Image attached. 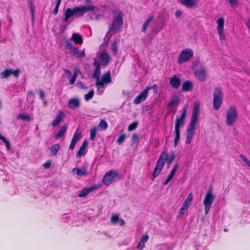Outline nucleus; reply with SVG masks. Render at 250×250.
I'll use <instances>...</instances> for the list:
<instances>
[{"label":"nucleus","mask_w":250,"mask_h":250,"mask_svg":"<svg viewBox=\"0 0 250 250\" xmlns=\"http://www.w3.org/2000/svg\"><path fill=\"white\" fill-rule=\"evenodd\" d=\"M66 46L72 52H73L77 57L81 58L84 56V50L81 51L78 48L75 47L70 42H66Z\"/></svg>","instance_id":"9b49d317"},{"label":"nucleus","mask_w":250,"mask_h":250,"mask_svg":"<svg viewBox=\"0 0 250 250\" xmlns=\"http://www.w3.org/2000/svg\"><path fill=\"white\" fill-rule=\"evenodd\" d=\"M119 42V40H117V39H115L113 42L112 43L111 46V51L113 52V53L116 55L118 53V48H117V44Z\"/></svg>","instance_id":"c85d7f7f"},{"label":"nucleus","mask_w":250,"mask_h":250,"mask_svg":"<svg viewBox=\"0 0 250 250\" xmlns=\"http://www.w3.org/2000/svg\"><path fill=\"white\" fill-rule=\"evenodd\" d=\"M88 146V142L86 140H84L83 141L82 146L79 148L77 154L76 155L77 157H81L82 155H84L85 150L87 148Z\"/></svg>","instance_id":"aec40b11"},{"label":"nucleus","mask_w":250,"mask_h":250,"mask_svg":"<svg viewBox=\"0 0 250 250\" xmlns=\"http://www.w3.org/2000/svg\"><path fill=\"white\" fill-rule=\"evenodd\" d=\"M67 128V126L66 125H62L59 131L58 132L57 134L55 135V138L56 139H60L61 137H62L64 133L66 132Z\"/></svg>","instance_id":"b1692460"},{"label":"nucleus","mask_w":250,"mask_h":250,"mask_svg":"<svg viewBox=\"0 0 250 250\" xmlns=\"http://www.w3.org/2000/svg\"><path fill=\"white\" fill-rule=\"evenodd\" d=\"M199 113V104H196L194 105L190 121L186 130V143L189 144L193 139L195 132V125L198 120Z\"/></svg>","instance_id":"f257e3e1"},{"label":"nucleus","mask_w":250,"mask_h":250,"mask_svg":"<svg viewBox=\"0 0 250 250\" xmlns=\"http://www.w3.org/2000/svg\"><path fill=\"white\" fill-rule=\"evenodd\" d=\"M148 235H147V234H145V235H143L142 236V238H141V241L144 243V244H145L148 240Z\"/></svg>","instance_id":"603ef678"},{"label":"nucleus","mask_w":250,"mask_h":250,"mask_svg":"<svg viewBox=\"0 0 250 250\" xmlns=\"http://www.w3.org/2000/svg\"><path fill=\"white\" fill-rule=\"evenodd\" d=\"M20 69H17L13 70L11 69H6L4 71L0 73V77L1 79H6L11 75H13L15 77L18 78L19 76Z\"/></svg>","instance_id":"9d476101"},{"label":"nucleus","mask_w":250,"mask_h":250,"mask_svg":"<svg viewBox=\"0 0 250 250\" xmlns=\"http://www.w3.org/2000/svg\"><path fill=\"white\" fill-rule=\"evenodd\" d=\"M146 88H148V91L151 89H153L155 90H157V85L156 84H154L153 85H152L151 86H147L146 87Z\"/></svg>","instance_id":"e2e57ef3"},{"label":"nucleus","mask_w":250,"mask_h":250,"mask_svg":"<svg viewBox=\"0 0 250 250\" xmlns=\"http://www.w3.org/2000/svg\"><path fill=\"white\" fill-rule=\"evenodd\" d=\"M94 91L93 89L90 90L86 94L84 95L85 100L87 101L91 99L94 96Z\"/></svg>","instance_id":"e433bc0d"},{"label":"nucleus","mask_w":250,"mask_h":250,"mask_svg":"<svg viewBox=\"0 0 250 250\" xmlns=\"http://www.w3.org/2000/svg\"><path fill=\"white\" fill-rule=\"evenodd\" d=\"M213 107L215 110H217L220 107L223 101V93L219 87H215L213 90Z\"/></svg>","instance_id":"39448f33"},{"label":"nucleus","mask_w":250,"mask_h":250,"mask_svg":"<svg viewBox=\"0 0 250 250\" xmlns=\"http://www.w3.org/2000/svg\"><path fill=\"white\" fill-rule=\"evenodd\" d=\"M75 8L77 12V17H82L85 13L83 6L75 7Z\"/></svg>","instance_id":"2f4dec72"},{"label":"nucleus","mask_w":250,"mask_h":250,"mask_svg":"<svg viewBox=\"0 0 250 250\" xmlns=\"http://www.w3.org/2000/svg\"><path fill=\"white\" fill-rule=\"evenodd\" d=\"M119 219V216L117 214H114L112 215L110 220L112 224H117Z\"/></svg>","instance_id":"79ce46f5"},{"label":"nucleus","mask_w":250,"mask_h":250,"mask_svg":"<svg viewBox=\"0 0 250 250\" xmlns=\"http://www.w3.org/2000/svg\"><path fill=\"white\" fill-rule=\"evenodd\" d=\"M39 96H40V98L43 100L44 99V98L45 97V95L44 94V93L42 91V89H40L39 91Z\"/></svg>","instance_id":"052dcab7"},{"label":"nucleus","mask_w":250,"mask_h":250,"mask_svg":"<svg viewBox=\"0 0 250 250\" xmlns=\"http://www.w3.org/2000/svg\"><path fill=\"white\" fill-rule=\"evenodd\" d=\"M187 199H188V200H189V201H190L191 202L192 199H193V195H192V193H190L187 198H186Z\"/></svg>","instance_id":"774afa93"},{"label":"nucleus","mask_w":250,"mask_h":250,"mask_svg":"<svg viewBox=\"0 0 250 250\" xmlns=\"http://www.w3.org/2000/svg\"><path fill=\"white\" fill-rule=\"evenodd\" d=\"M131 141L133 142H138L139 141V136L137 133H133L131 136Z\"/></svg>","instance_id":"3c124183"},{"label":"nucleus","mask_w":250,"mask_h":250,"mask_svg":"<svg viewBox=\"0 0 250 250\" xmlns=\"http://www.w3.org/2000/svg\"><path fill=\"white\" fill-rule=\"evenodd\" d=\"M51 165V162L50 161H48L46 162L43 165V167L44 168L47 169L50 167Z\"/></svg>","instance_id":"5fc2aeb1"},{"label":"nucleus","mask_w":250,"mask_h":250,"mask_svg":"<svg viewBox=\"0 0 250 250\" xmlns=\"http://www.w3.org/2000/svg\"><path fill=\"white\" fill-rule=\"evenodd\" d=\"M28 3L31 12L33 16L34 14V6L33 5V2L32 0H30L28 1Z\"/></svg>","instance_id":"a18cd8bd"},{"label":"nucleus","mask_w":250,"mask_h":250,"mask_svg":"<svg viewBox=\"0 0 250 250\" xmlns=\"http://www.w3.org/2000/svg\"><path fill=\"white\" fill-rule=\"evenodd\" d=\"M193 89V84L190 81H186L182 84V90L189 91Z\"/></svg>","instance_id":"5701e85b"},{"label":"nucleus","mask_w":250,"mask_h":250,"mask_svg":"<svg viewBox=\"0 0 250 250\" xmlns=\"http://www.w3.org/2000/svg\"><path fill=\"white\" fill-rule=\"evenodd\" d=\"M96 129V127L93 126L90 130V140L91 141H94L95 139Z\"/></svg>","instance_id":"473e14b6"},{"label":"nucleus","mask_w":250,"mask_h":250,"mask_svg":"<svg viewBox=\"0 0 250 250\" xmlns=\"http://www.w3.org/2000/svg\"><path fill=\"white\" fill-rule=\"evenodd\" d=\"M227 1L232 7H236L238 5L237 0H227Z\"/></svg>","instance_id":"8fccbe9b"},{"label":"nucleus","mask_w":250,"mask_h":250,"mask_svg":"<svg viewBox=\"0 0 250 250\" xmlns=\"http://www.w3.org/2000/svg\"><path fill=\"white\" fill-rule=\"evenodd\" d=\"M123 24V16L120 13H116L114 16V19L112 23L108 27V31L106 34V36L109 32H112L116 33L120 31L121 25Z\"/></svg>","instance_id":"20e7f679"},{"label":"nucleus","mask_w":250,"mask_h":250,"mask_svg":"<svg viewBox=\"0 0 250 250\" xmlns=\"http://www.w3.org/2000/svg\"><path fill=\"white\" fill-rule=\"evenodd\" d=\"M148 93V88H145L135 98L134 103L138 104L145 101L147 96Z\"/></svg>","instance_id":"f8f14e48"},{"label":"nucleus","mask_w":250,"mask_h":250,"mask_svg":"<svg viewBox=\"0 0 250 250\" xmlns=\"http://www.w3.org/2000/svg\"><path fill=\"white\" fill-rule=\"evenodd\" d=\"M72 40L76 44H82L83 42L82 36L79 33H74L72 35Z\"/></svg>","instance_id":"6ab92c4d"},{"label":"nucleus","mask_w":250,"mask_h":250,"mask_svg":"<svg viewBox=\"0 0 250 250\" xmlns=\"http://www.w3.org/2000/svg\"><path fill=\"white\" fill-rule=\"evenodd\" d=\"M102 81L106 84L109 83L111 82V77L110 71H108L102 75Z\"/></svg>","instance_id":"a878e982"},{"label":"nucleus","mask_w":250,"mask_h":250,"mask_svg":"<svg viewBox=\"0 0 250 250\" xmlns=\"http://www.w3.org/2000/svg\"><path fill=\"white\" fill-rule=\"evenodd\" d=\"M183 206L182 205L180 210V214H184L185 213V211L187 210L188 208H183Z\"/></svg>","instance_id":"338daca9"},{"label":"nucleus","mask_w":250,"mask_h":250,"mask_svg":"<svg viewBox=\"0 0 250 250\" xmlns=\"http://www.w3.org/2000/svg\"><path fill=\"white\" fill-rule=\"evenodd\" d=\"M0 140H1L3 142V143L5 144L7 149L10 150L11 145H10L9 142L6 139V138L5 137L2 136L0 134Z\"/></svg>","instance_id":"c9c22d12"},{"label":"nucleus","mask_w":250,"mask_h":250,"mask_svg":"<svg viewBox=\"0 0 250 250\" xmlns=\"http://www.w3.org/2000/svg\"><path fill=\"white\" fill-rule=\"evenodd\" d=\"M187 107H184L183 109V112L181 116L180 117L178 115L176 116L175 124V137L174 142V147L177 146L178 143L180 140V127L184 126V121L187 115Z\"/></svg>","instance_id":"7ed1b4c3"},{"label":"nucleus","mask_w":250,"mask_h":250,"mask_svg":"<svg viewBox=\"0 0 250 250\" xmlns=\"http://www.w3.org/2000/svg\"><path fill=\"white\" fill-rule=\"evenodd\" d=\"M145 247V244L143 243L141 240L138 242L137 245V248L140 250H143V249Z\"/></svg>","instance_id":"13d9d810"},{"label":"nucleus","mask_w":250,"mask_h":250,"mask_svg":"<svg viewBox=\"0 0 250 250\" xmlns=\"http://www.w3.org/2000/svg\"><path fill=\"white\" fill-rule=\"evenodd\" d=\"M120 226H123L125 224L124 220L122 218H119L118 223Z\"/></svg>","instance_id":"0e129e2a"},{"label":"nucleus","mask_w":250,"mask_h":250,"mask_svg":"<svg viewBox=\"0 0 250 250\" xmlns=\"http://www.w3.org/2000/svg\"><path fill=\"white\" fill-rule=\"evenodd\" d=\"M60 148L59 144H56L49 148V150L52 156H55L57 154Z\"/></svg>","instance_id":"bb28decb"},{"label":"nucleus","mask_w":250,"mask_h":250,"mask_svg":"<svg viewBox=\"0 0 250 250\" xmlns=\"http://www.w3.org/2000/svg\"><path fill=\"white\" fill-rule=\"evenodd\" d=\"M218 32V34L219 36L220 40L221 42L225 41L226 40V37H225V33H224V31H219V32Z\"/></svg>","instance_id":"37998d69"},{"label":"nucleus","mask_w":250,"mask_h":250,"mask_svg":"<svg viewBox=\"0 0 250 250\" xmlns=\"http://www.w3.org/2000/svg\"><path fill=\"white\" fill-rule=\"evenodd\" d=\"M76 77H77V74L75 73L73 75L72 78L70 79L69 83L71 84H73L75 83V82L76 81Z\"/></svg>","instance_id":"bf43d9fd"},{"label":"nucleus","mask_w":250,"mask_h":250,"mask_svg":"<svg viewBox=\"0 0 250 250\" xmlns=\"http://www.w3.org/2000/svg\"><path fill=\"white\" fill-rule=\"evenodd\" d=\"M61 0H57V2H56V6H55V9H54V10L53 11V13L55 15L57 14L58 12L59 7V6L60 5Z\"/></svg>","instance_id":"09e8293b"},{"label":"nucleus","mask_w":250,"mask_h":250,"mask_svg":"<svg viewBox=\"0 0 250 250\" xmlns=\"http://www.w3.org/2000/svg\"><path fill=\"white\" fill-rule=\"evenodd\" d=\"M73 171L75 172L76 174L78 176H87V168L85 167H83L81 169L74 168Z\"/></svg>","instance_id":"412c9836"},{"label":"nucleus","mask_w":250,"mask_h":250,"mask_svg":"<svg viewBox=\"0 0 250 250\" xmlns=\"http://www.w3.org/2000/svg\"><path fill=\"white\" fill-rule=\"evenodd\" d=\"M191 204V202L188 200V199H186L183 204V208H188L189 205Z\"/></svg>","instance_id":"864d4df0"},{"label":"nucleus","mask_w":250,"mask_h":250,"mask_svg":"<svg viewBox=\"0 0 250 250\" xmlns=\"http://www.w3.org/2000/svg\"><path fill=\"white\" fill-rule=\"evenodd\" d=\"M175 157V155L174 152H172L169 156H168L167 150H164L162 151L157 162L156 166L154 168L153 173V178H156L160 174L164 166L165 162H167L169 167L174 160Z\"/></svg>","instance_id":"f03ea898"},{"label":"nucleus","mask_w":250,"mask_h":250,"mask_svg":"<svg viewBox=\"0 0 250 250\" xmlns=\"http://www.w3.org/2000/svg\"><path fill=\"white\" fill-rule=\"evenodd\" d=\"M80 133L78 132L77 131H76L74 133V134L73 136L72 140L76 142H77V141L80 139Z\"/></svg>","instance_id":"c03bdc74"},{"label":"nucleus","mask_w":250,"mask_h":250,"mask_svg":"<svg viewBox=\"0 0 250 250\" xmlns=\"http://www.w3.org/2000/svg\"><path fill=\"white\" fill-rule=\"evenodd\" d=\"M225 21L223 17L219 18L216 21L217 32L224 31Z\"/></svg>","instance_id":"393cba45"},{"label":"nucleus","mask_w":250,"mask_h":250,"mask_svg":"<svg viewBox=\"0 0 250 250\" xmlns=\"http://www.w3.org/2000/svg\"><path fill=\"white\" fill-rule=\"evenodd\" d=\"M178 167V164L176 163L173 167L169 174L174 176Z\"/></svg>","instance_id":"de8ad7c7"},{"label":"nucleus","mask_w":250,"mask_h":250,"mask_svg":"<svg viewBox=\"0 0 250 250\" xmlns=\"http://www.w3.org/2000/svg\"><path fill=\"white\" fill-rule=\"evenodd\" d=\"M237 113L236 108L235 106H230L227 112L226 115V124L229 126H231L236 120Z\"/></svg>","instance_id":"423d86ee"},{"label":"nucleus","mask_w":250,"mask_h":250,"mask_svg":"<svg viewBox=\"0 0 250 250\" xmlns=\"http://www.w3.org/2000/svg\"><path fill=\"white\" fill-rule=\"evenodd\" d=\"M76 143L77 142H75L74 141L71 140L70 145L69 146V149H73Z\"/></svg>","instance_id":"680f3d73"},{"label":"nucleus","mask_w":250,"mask_h":250,"mask_svg":"<svg viewBox=\"0 0 250 250\" xmlns=\"http://www.w3.org/2000/svg\"><path fill=\"white\" fill-rule=\"evenodd\" d=\"M169 83L173 88L177 89L180 85V79L179 78L175 76L170 78Z\"/></svg>","instance_id":"f3484780"},{"label":"nucleus","mask_w":250,"mask_h":250,"mask_svg":"<svg viewBox=\"0 0 250 250\" xmlns=\"http://www.w3.org/2000/svg\"><path fill=\"white\" fill-rule=\"evenodd\" d=\"M99 126V127H101L102 129L105 130L107 128L108 125L107 122L105 120H102L100 121Z\"/></svg>","instance_id":"58836bf2"},{"label":"nucleus","mask_w":250,"mask_h":250,"mask_svg":"<svg viewBox=\"0 0 250 250\" xmlns=\"http://www.w3.org/2000/svg\"><path fill=\"white\" fill-rule=\"evenodd\" d=\"M154 17L153 15H150L145 23L143 24L142 26V31L143 32H145L147 29L148 26L149 25L150 22L153 20Z\"/></svg>","instance_id":"cd10ccee"},{"label":"nucleus","mask_w":250,"mask_h":250,"mask_svg":"<svg viewBox=\"0 0 250 250\" xmlns=\"http://www.w3.org/2000/svg\"><path fill=\"white\" fill-rule=\"evenodd\" d=\"M180 102L179 98L178 96L173 97L170 102L168 104L167 106L168 107H172L174 105L177 106Z\"/></svg>","instance_id":"c756f323"},{"label":"nucleus","mask_w":250,"mask_h":250,"mask_svg":"<svg viewBox=\"0 0 250 250\" xmlns=\"http://www.w3.org/2000/svg\"><path fill=\"white\" fill-rule=\"evenodd\" d=\"M138 124V122L136 121L132 123L129 125L128 127V130L132 131L134 130L137 127Z\"/></svg>","instance_id":"a19ab883"},{"label":"nucleus","mask_w":250,"mask_h":250,"mask_svg":"<svg viewBox=\"0 0 250 250\" xmlns=\"http://www.w3.org/2000/svg\"><path fill=\"white\" fill-rule=\"evenodd\" d=\"M17 119L22 120L23 121H30L31 120V118L29 115H24L23 114H19L17 115Z\"/></svg>","instance_id":"f704fd0d"},{"label":"nucleus","mask_w":250,"mask_h":250,"mask_svg":"<svg viewBox=\"0 0 250 250\" xmlns=\"http://www.w3.org/2000/svg\"><path fill=\"white\" fill-rule=\"evenodd\" d=\"M72 17H73V16L71 12V8H67L65 12L64 21H67Z\"/></svg>","instance_id":"72a5a7b5"},{"label":"nucleus","mask_w":250,"mask_h":250,"mask_svg":"<svg viewBox=\"0 0 250 250\" xmlns=\"http://www.w3.org/2000/svg\"><path fill=\"white\" fill-rule=\"evenodd\" d=\"M181 3L188 8L196 6L198 4V0H180Z\"/></svg>","instance_id":"dca6fc26"},{"label":"nucleus","mask_w":250,"mask_h":250,"mask_svg":"<svg viewBox=\"0 0 250 250\" xmlns=\"http://www.w3.org/2000/svg\"><path fill=\"white\" fill-rule=\"evenodd\" d=\"M173 177V176L169 174L165 182L164 183V185H167L171 180Z\"/></svg>","instance_id":"4d7b16f0"},{"label":"nucleus","mask_w":250,"mask_h":250,"mask_svg":"<svg viewBox=\"0 0 250 250\" xmlns=\"http://www.w3.org/2000/svg\"><path fill=\"white\" fill-rule=\"evenodd\" d=\"M85 13L87 11H93L94 10V6L91 5L83 6Z\"/></svg>","instance_id":"49530a36"},{"label":"nucleus","mask_w":250,"mask_h":250,"mask_svg":"<svg viewBox=\"0 0 250 250\" xmlns=\"http://www.w3.org/2000/svg\"><path fill=\"white\" fill-rule=\"evenodd\" d=\"M98 186H94L88 188H83L78 195L79 197H85L89 193L98 188Z\"/></svg>","instance_id":"2eb2a0df"},{"label":"nucleus","mask_w":250,"mask_h":250,"mask_svg":"<svg viewBox=\"0 0 250 250\" xmlns=\"http://www.w3.org/2000/svg\"><path fill=\"white\" fill-rule=\"evenodd\" d=\"M68 106L71 109H75L80 106V100L77 98L70 99L68 102Z\"/></svg>","instance_id":"4468645a"},{"label":"nucleus","mask_w":250,"mask_h":250,"mask_svg":"<svg viewBox=\"0 0 250 250\" xmlns=\"http://www.w3.org/2000/svg\"><path fill=\"white\" fill-rule=\"evenodd\" d=\"M197 78L200 81H203L206 78V71L204 68L201 70H197L195 72Z\"/></svg>","instance_id":"4be33fe9"},{"label":"nucleus","mask_w":250,"mask_h":250,"mask_svg":"<svg viewBox=\"0 0 250 250\" xmlns=\"http://www.w3.org/2000/svg\"><path fill=\"white\" fill-rule=\"evenodd\" d=\"M125 139V135L124 134L120 135L119 138L117 139L116 142L118 144H122Z\"/></svg>","instance_id":"ea45409f"},{"label":"nucleus","mask_w":250,"mask_h":250,"mask_svg":"<svg viewBox=\"0 0 250 250\" xmlns=\"http://www.w3.org/2000/svg\"><path fill=\"white\" fill-rule=\"evenodd\" d=\"M99 59L102 62H108L110 61V57L108 53L104 51L99 53Z\"/></svg>","instance_id":"a211bd4d"},{"label":"nucleus","mask_w":250,"mask_h":250,"mask_svg":"<svg viewBox=\"0 0 250 250\" xmlns=\"http://www.w3.org/2000/svg\"><path fill=\"white\" fill-rule=\"evenodd\" d=\"M65 117V114L62 110L59 111L58 113L56 115L55 118L52 122V125L53 126H56L59 125L60 123L63 121Z\"/></svg>","instance_id":"ddd939ff"},{"label":"nucleus","mask_w":250,"mask_h":250,"mask_svg":"<svg viewBox=\"0 0 250 250\" xmlns=\"http://www.w3.org/2000/svg\"><path fill=\"white\" fill-rule=\"evenodd\" d=\"M193 55V51L189 48L183 50L180 54L178 57L179 62H188Z\"/></svg>","instance_id":"1a4fd4ad"},{"label":"nucleus","mask_w":250,"mask_h":250,"mask_svg":"<svg viewBox=\"0 0 250 250\" xmlns=\"http://www.w3.org/2000/svg\"><path fill=\"white\" fill-rule=\"evenodd\" d=\"M182 14V12L180 10H177L175 12V16L177 18H179Z\"/></svg>","instance_id":"69168bd1"},{"label":"nucleus","mask_w":250,"mask_h":250,"mask_svg":"<svg viewBox=\"0 0 250 250\" xmlns=\"http://www.w3.org/2000/svg\"><path fill=\"white\" fill-rule=\"evenodd\" d=\"M215 198V196L212 193L211 189L208 190L205 196L203 202L205 207V213L206 214L208 213Z\"/></svg>","instance_id":"0eeeda50"},{"label":"nucleus","mask_w":250,"mask_h":250,"mask_svg":"<svg viewBox=\"0 0 250 250\" xmlns=\"http://www.w3.org/2000/svg\"><path fill=\"white\" fill-rule=\"evenodd\" d=\"M77 86L78 87L83 89L86 88L85 85L81 81H79L77 83Z\"/></svg>","instance_id":"6e6d98bb"},{"label":"nucleus","mask_w":250,"mask_h":250,"mask_svg":"<svg viewBox=\"0 0 250 250\" xmlns=\"http://www.w3.org/2000/svg\"><path fill=\"white\" fill-rule=\"evenodd\" d=\"M119 173L117 171L110 170L108 171L104 176L102 182L105 186H109L112 180L119 176Z\"/></svg>","instance_id":"6e6552de"},{"label":"nucleus","mask_w":250,"mask_h":250,"mask_svg":"<svg viewBox=\"0 0 250 250\" xmlns=\"http://www.w3.org/2000/svg\"><path fill=\"white\" fill-rule=\"evenodd\" d=\"M104 83H105L103 81H100L99 79H97L96 85L97 87V89L99 90L101 88L104 89Z\"/></svg>","instance_id":"4c0bfd02"},{"label":"nucleus","mask_w":250,"mask_h":250,"mask_svg":"<svg viewBox=\"0 0 250 250\" xmlns=\"http://www.w3.org/2000/svg\"><path fill=\"white\" fill-rule=\"evenodd\" d=\"M100 63H94V64L96 65V68L93 76L94 78H96L97 79H99V76L100 75Z\"/></svg>","instance_id":"7c9ffc66"}]
</instances>
